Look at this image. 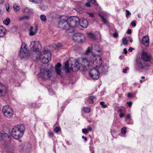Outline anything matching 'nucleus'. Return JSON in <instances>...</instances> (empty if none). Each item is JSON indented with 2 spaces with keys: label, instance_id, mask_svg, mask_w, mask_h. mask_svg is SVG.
Returning <instances> with one entry per match:
<instances>
[{
  "label": "nucleus",
  "instance_id": "nucleus-1",
  "mask_svg": "<svg viewBox=\"0 0 153 153\" xmlns=\"http://www.w3.org/2000/svg\"><path fill=\"white\" fill-rule=\"evenodd\" d=\"M91 59L89 61L85 58L82 57L81 58V61L79 64L78 62L76 60L73 59L71 64V67H69V64L70 60L66 61L64 63L65 70L66 73L70 72V70L73 71H76L78 70L79 68H82L84 71L87 70L90 68L91 66Z\"/></svg>",
  "mask_w": 153,
  "mask_h": 153
},
{
  "label": "nucleus",
  "instance_id": "nucleus-2",
  "mask_svg": "<svg viewBox=\"0 0 153 153\" xmlns=\"http://www.w3.org/2000/svg\"><path fill=\"white\" fill-rule=\"evenodd\" d=\"M25 130V128L23 124L16 125L12 129V136L14 139H18L23 136Z\"/></svg>",
  "mask_w": 153,
  "mask_h": 153
},
{
  "label": "nucleus",
  "instance_id": "nucleus-3",
  "mask_svg": "<svg viewBox=\"0 0 153 153\" xmlns=\"http://www.w3.org/2000/svg\"><path fill=\"white\" fill-rule=\"evenodd\" d=\"M51 52L48 50L43 51L42 53L39 52L36 56L35 60L37 61L40 60L41 62L44 64L48 63L51 60Z\"/></svg>",
  "mask_w": 153,
  "mask_h": 153
},
{
  "label": "nucleus",
  "instance_id": "nucleus-4",
  "mask_svg": "<svg viewBox=\"0 0 153 153\" xmlns=\"http://www.w3.org/2000/svg\"><path fill=\"white\" fill-rule=\"evenodd\" d=\"M91 66L94 68L101 66L102 64V59L100 56L97 55H92L90 57Z\"/></svg>",
  "mask_w": 153,
  "mask_h": 153
},
{
  "label": "nucleus",
  "instance_id": "nucleus-5",
  "mask_svg": "<svg viewBox=\"0 0 153 153\" xmlns=\"http://www.w3.org/2000/svg\"><path fill=\"white\" fill-rule=\"evenodd\" d=\"M67 20V18L65 16H61L60 20L58 22V27L62 30H68L69 26Z\"/></svg>",
  "mask_w": 153,
  "mask_h": 153
},
{
  "label": "nucleus",
  "instance_id": "nucleus-6",
  "mask_svg": "<svg viewBox=\"0 0 153 153\" xmlns=\"http://www.w3.org/2000/svg\"><path fill=\"white\" fill-rule=\"evenodd\" d=\"M39 76L43 80L49 79L51 76V71L46 68L42 69L40 70Z\"/></svg>",
  "mask_w": 153,
  "mask_h": 153
},
{
  "label": "nucleus",
  "instance_id": "nucleus-7",
  "mask_svg": "<svg viewBox=\"0 0 153 153\" xmlns=\"http://www.w3.org/2000/svg\"><path fill=\"white\" fill-rule=\"evenodd\" d=\"M69 29L70 27L74 28L79 26V19L76 16H71L67 18Z\"/></svg>",
  "mask_w": 153,
  "mask_h": 153
},
{
  "label": "nucleus",
  "instance_id": "nucleus-8",
  "mask_svg": "<svg viewBox=\"0 0 153 153\" xmlns=\"http://www.w3.org/2000/svg\"><path fill=\"white\" fill-rule=\"evenodd\" d=\"M2 112L4 115L7 117H11L13 113L12 108L8 105H4L3 107Z\"/></svg>",
  "mask_w": 153,
  "mask_h": 153
},
{
  "label": "nucleus",
  "instance_id": "nucleus-9",
  "mask_svg": "<svg viewBox=\"0 0 153 153\" xmlns=\"http://www.w3.org/2000/svg\"><path fill=\"white\" fill-rule=\"evenodd\" d=\"M73 39L78 43L83 42L85 39V37L82 34L79 33H74L72 36Z\"/></svg>",
  "mask_w": 153,
  "mask_h": 153
},
{
  "label": "nucleus",
  "instance_id": "nucleus-10",
  "mask_svg": "<svg viewBox=\"0 0 153 153\" xmlns=\"http://www.w3.org/2000/svg\"><path fill=\"white\" fill-rule=\"evenodd\" d=\"M30 47L31 50L33 52H39L41 45L39 41H34L31 42Z\"/></svg>",
  "mask_w": 153,
  "mask_h": 153
},
{
  "label": "nucleus",
  "instance_id": "nucleus-11",
  "mask_svg": "<svg viewBox=\"0 0 153 153\" xmlns=\"http://www.w3.org/2000/svg\"><path fill=\"white\" fill-rule=\"evenodd\" d=\"M89 73L91 77L94 79H97L99 77V72L96 68L91 69Z\"/></svg>",
  "mask_w": 153,
  "mask_h": 153
},
{
  "label": "nucleus",
  "instance_id": "nucleus-12",
  "mask_svg": "<svg viewBox=\"0 0 153 153\" xmlns=\"http://www.w3.org/2000/svg\"><path fill=\"white\" fill-rule=\"evenodd\" d=\"M137 62L139 67L142 69H145L148 65L147 62L143 59L142 58L138 59Z\"/></svg>",
  "mask_w": 153,
  "mask_h": 153
},
{
  "label": "nucleus",
  "instance_id": "nucleus-13",
  "mask_svg": "<svg viewBox=\"0 0 153 153\" xmlns=\"http://www.w3.org/2000/svg\"><path fill=\"white\" fill-rule=\"evenodd\" d=\"M10 140L7 141H8L7 143L4 144L5 149L8 153H14V148L13 147L10 145Z\"/></svg>",
  "mask_w": 153,
  "mask_h": 153
},
{
  "label": "nucleus",
  "instance_id": "nucleus-14",
  "mask_svg": "<svg viewBox=\"0 0 153 153\" xmlns=\"http://www.w3.org/2000/svg\"><path fill=\"white\" fill-rule=\"evenodd\" d=\"M30 53L29 51L27 49H24L22 50L20 49L19 56L21 58H24L30 56Z\"/></svg>",
  "mask_w": 153,
  "mask_h": 153
},
{
  "label": "nucleus",
  "instance_id": "nucleus-15",
  "mask_svg": "<svg viewBox=\"0 0 153 153\" xmlns=\"http://www.w3.org/2000/svg\"><path fill=\"white\" fill-rule=\"evenodd\" d=\"M99 14L101 17L103 23L108 26V23L106 19L108 16V14L105 12H100L99 13Z\"/></svg>",
  "mask_w": 153,
  "mask_h": 153
},
{
  "label": "nucleus",
  "instance_id": "nucleus-16",
  "mask_svg": "<svg viewBox=\"0 0 153 153\" xmlns=\"http://www.w3.org/2000/svg\"><path fill=\"white\" fill-rule=\"evenodd\" d=\"M82 27L86 28L88 25V22L85 19L82 18L79 19V25Z\"/></svg>",
  "mask_w": 153,
  "mask_h": 153
},
{
  "label": "nucleus",
  "instance_id": "nucleus-17",
  "mask_svg": "<svg viewBox=\"0 0 153 153\" xmlns=\"http://www.w3.org/2000/svg\"><path fill=\"white\" fill-rule=\"evenodd\" d=\"M108 67L106 65H103L100 66L98 70L102 74H105L108 71Z\"/></svg>",
  "mask_w": 153,
  "mask_h": 153
},
{
  "label": "nucleus",
  "instance_id": "nucleus-18",
  "mask_svg": "<svg viewBox=\"0 0 153 153\" xmlns=\"http://www.w3.org/2000/svg\"><path fill=\"white\" fill-rule=\"evenodd\" d=\"M11 138V137L7 134H2L0 133V141L1 140H4L9 141Z\"/></svg>",
  "mask_w": 153,
  "mask_h": 153
},
{
  "label": "nucleus",
  "instance_id": "nucleus-19",
  "mask_svg": "<svg viewBox=\"0 0 153 153\" xmlns=\"http://www.w3.org/2000/svg\"><path fill=\"white\" fill-rule=\"evenodd\" d=\"M6 87L0 82V95L2 96L7 92Z\"/></svg>",
  "mask_w": 153,
  "mask_h": 153
},
{
  "label": "nucleus",
  "instance_id": "nucleus-20",
  "mask_svg": "<svg viewBox=\"0 0 153 153\" xmlns=\"http://www.w3.org/2000/svg\"><path fill=\"white\" fill-rule=\"evenodd\" d=\"M141 58L147 62L150 60V57L146 52L143 51L142 54Z\"/></svg>",
  "mask_w": 153,
  "mask_h": 153
},
{
  "label": "nucleus",
  "instance_id": "nucleus-21",
  "mask_svg": "<svg viewBox=\"0 0 153 153\" xmlns=\"http://www.w3.org/2000/svg\"><path fill=\"white\" fill-rule=\"evenodd\" d=\"M33 27L32 26L30 27V28L29 34L30 36H33L35 35L38 30V27H36L34 30H33Z\"/></svg>",
  "mask_w": 153,
  "mask_h": 153
},
{
  "label": "nucleus",
  "instance_id": "nucleus-22",
  "mask_svg": "<svg viewBox=\"0 0 153 153\" xmlns=\"http://www.w3.org/2000/svg\"><path fill=\"white\" fill-rule=\"evenodd\" d=\"M142 43L146 46H148L149 43V39L148 35L144 36L142 39Z\"/></svg>",
  "mask_w": 153,
  "mask_h": 153
},
{
  "label": "nucleus",
  "instance_id": "nucleus-23",
  "mask_svg": "<svg viewBox=\"0 0 153 153\" xmlns=\"http://www.w3.org/2000/svg\"><path fill=\"white\" fill-rule=\"evenodd\" d=\"M61 66V64L59 62H58L55 66V70L57 74L60 75L61 74V70L60 67Z\"/></svg>",
  "mask_w": 153,
  "mask_h": 153
},
{
  "label": "nucleus",
  "instance_id": "nucleus-24",
  "mask_svg": "<svg viewBox=\"0 0 153 153\" xmlns=\"http://www.w3.org/2000/svg\"><path fill=\"white\" fill-rule=\"evenodd\" d=\"M6 32V28L3 26L0 25V37L4 36Z\"/></svg>",
  "mask_w": 153,
  "mask_h": 153
},
{
  "label": "nucleus",
  "instance_id": "nucleus-25",
  "mask_svg": "<svg viewBox=\"0 0 153 153\" xmlns=\"http://www.w3.org/2000/svg\"><path fill=\"white\" fill-rule=\"evenodd\" d=\"M125 120L128 124H132L133 123L131 116L130 114H128L126 116Z\"/></svg>",
  "mask_w": 153,
  "mask_h": 153
},
{
  "label": "nucleus",
  "instance_id": "nucleus-26",
  "mask_svg": "<svg viewBox=\"0 0 153 153\" xmlns=\"http://www.w3.org/2000/svg\"><path fill=\"white\" fill-rule=\"evenodd\" d=\"M78 5L80 8H77L76 9V11L80 14H82L83 12L81 9H83L84 7L83 6V3L81 2H79L78 3Z\"/></svg>",
  "mask_w": 153,
  "mask_h": 153
},
{
  "label": "nucleus",
  "instance_id": "nucleus-27",
  "mask_svg": "<svg viewBox=\"0 0 153 153\" xmlns=\"http://www.w3.org/2000/svg\"><path fill=\"white\" fill-rule=\"evenodd\" d=\"M22 10L24 13L26 14H30L32 12V10L30 9L27 7L23 8Z\"/></svg>",
  "mask_w": 153,
  "mask_h": 153
},
{
  "label": "nucleus",
  "instance_id": "nucleus-28",
  "mask_svg": "<svg viewBox=\"0 0 153 153\" xmlns=\"http://www.w3.org/2000/svg\"><path fill=\"white\" fill-rule=\"evenodd\" d=\"M96 97L94 96L89 97L87 100V102L89 103L93 104L94 102V100L96 99Z\"/></svg>",
  "mask_w": 153,
  "mask_h": 153
},
{
  "label": "nucleus",
  "instance_id": "nucleus-29",
  "mask_svg": "<svg viewBox=\"0 0 153 153\" xmlns=\"http://www.w3.org/2000/svg\"><path fill=\"white\" fill-rule=\"evenodd\" d=\"M13 7L14 10L16 12L19 11L20 9V7L16 3L13 4Z\"/></svg>",
  "mask_w": 153,
  "mask_h": 153
},
{
  "label": "nucleus",
  "instance_id": "nucleus-30",
  "mask_svg": "<svg viewBox=\"0 0 153 153\" xmlns=\"http://www.w3.org/2000/svg\"><path fill=\"white\" fill-rule=\"evenodd\" d=\"M10 22V19L9 18H7L5 19H4L3 22L5 25H9Z\"/></svg>",
  "mask_w": 153,
  "mask_h": 153
},
{
  "label": "nucleus",
  "instance_id": "nucleus-31",
  "mask_svg": "<svg viewBox=\"0 0 153 153\" xmlns=\"http://www.w3.org/2000/svg\"><path fill=\"white\" fill-rule=\"evenodd\" d=\"M29 19V17L27 16H21L19 18V20L22 21L23 20H28Z\"/></svg>",
  "mask_w": 153,
  "mask_h": 153
},
{
  "label": "nucleus",
  "instance_id": "nucleus-32",
  "mask_svg": "<svg viewBox=\"0 0 153 153\" xmlns=\"http://www.w3.org/2000/svg\"><path fill=\"white\" fill-rule=\"evenodd\" d=\"M88 36L89 38L92 39H94L96 38L95 36L91 33H88Z\"/></svg>",
  "mask_w": 153,
  "mask_h": 153
},
{
  "label": "nucleus",
  "instance_id": "nucleus-33",
  "mask_svg": "<svg viewBox=\"0 0 153 153\" xmlns=\"http://www.w3.org/2000/svg\"><path fill=\"white\" fill-rule=\"evenodd\" d=\"M40 19L43 22H45L46 20V16L43 14H42L40 16Z\"/></svg>",
  "mask_w": 153,
  "mask_h": 153
},
{
  "label": "nucleus",
  "instance_id": "nucleus-34",
  "mask_svg": "<svg viewBox=\"0 0 153 153\" xmlns=\"http://www.w3.org/2000/svg\"><path fill=\"white\" fill-rule=\"evenodd\" d=\"M91 108H90L85 107L83 108V110L85 113H89L91 111Z\"/></svg>",
  "mask_w": 153,
  "mask_h": 153
},
{
  "label": "nucleus",
  "instance_id": "nucleus-35",
  "mask_svg": "<svg viewBox=\"0 0 153 153\" xmlns=\"http://www.w3.org/2000/svg\"><path fill=\"white\" fill-rule=\"evenodd\" d=\"M128 41L126 38L123 37L122 39V43L124 45H126Z\"/></svg>",
  "mask_w": 153,
  "mask_h": 153
},
{
  "label": "nucleus",
  "instance_id": "nucleus-36",
  "mask_svg": "<svg viewBox=\"0 0 153 153\" xmlns=\"http://www.w3.org/2000/svg\"><path fill=\"white\" fill-rule=\"evenodd\" d=\"M100 104L103 108H105L107 106V105L105 104V102H101Z\"/></svg>",
  "mask_w": 153,
  "mask_h": 153
},
{
  "label": "nucleus",
  "instance_id": "nucleus-37",
  "mask_svg": "<svg viewBox=\"0 0 153 153\" xmlns=\"http://www.w3.org/2000/svg\"><path fill=\"white\" fill-rule=\"evenodd\" d=\"M24 49H27L26 48V45L25 42H23L21 45V48L20 49H22L24 50Z\"/></svg>",
  "mask_w": 153,
  "mask_h": 153
},
{
  "label": "nucleus",
  "instance_id": "nucleus-38",
  "mask_svg": "<svg viewBox=\"0 0 153 153\" xmlns=\"http://www.w3.org/2000/svg\"><path fill=\"white\" fill-rule=\"evenodd\" d=\"M60 130H61L60 128L58 126L56 127L54 129V131L56 133H57V132H59Z\"/></svg>",
  "mask_w": 153,
  "mask_h": 153
},
{
  "label": "nucleus",
  "instance_id": "nucleus-39",
  "mask_svg": "<svg viewBox=\"0 0 153 153\" xmlns=\"http://www.w3.org/2000/svg\"><path fill=\"white\" fill-rule=\"evenodd\" d=\"M82 132L85 134H87L88 133V131L86 128H83L82 129Z\"/></svg>",
  "mask_w": 153,
  "mask_h": 153
},
{
  "label": "nucleus",
  "instance_id": "nucleus-40",
  "mask_svg": "<svg viewBox=\"0 0 153 153\" xmlns=\"http://www.w3.org/2000/svg\"><path fill=\"white\" fill-rule=\"evenodd\" d=\"M30 2H33L35 3H40L42 0H29Z\"/></svg>",
  "mask_w": 153,
  "mask_h": 153
},
{
  "label": "nucleus",
  "instance_id": "nucleus-41",
  "mask_svg": "<svg viewBox=\"0 0 153 153\" xmlns=\"http://www.w3.org/2000/svg\"><path fill=\"white\" fill-rule=\"evenodd\" d=\"M126 129L125 127H124L122 128L121 130V133L123 134H126Z\"/></svg>",
  "mask_w": 153,
  "mask_h": 153
},
{
  "label": "nucleus",
  "instance_id": "nucleus-42",
  "mask_svg": "<svg viewBox=\"0 0 153 153\" xmlns=\"http://www.w3.org/2000/svg\"><path fill=\"white\" fill-rule=\"evenodd\" d=\"M49 92V94L51 96H52L55 94V92L51 89H50L48 90Z\"/></svg>",
  "mask_w": 153,
  "mask_h": 153
},
{
  "label": "nucleus",
  "instance_id": "nucleus-43",
  "mask_svg": "<svg viewBox=\"0 0 153 153\" xmlns=\"http://www.w3.org/2000/svg\"><path fill=\"white\" fill-rule=\"evenodd\" d=\"M125 108H123V109L122 108H119L118 110V111L120 113H122L124 112L125 111Z\"/></svg>",
  "mask_w": 153,
  "mask_h": 153
},
{
  "label": "nucleus",
  "instance_id": "nucleus-44",
  "mask_svg": "<svg viewBox=\"0 0 153 153\" xmlns=\"http://www.w3.org/2000/svg\"><path fill=\"white\" fill-rule=\"evenodd\" d=\"M126 17H128V16L130 15L131 14V13L129 12V11L128 10H126Z\"/></svg>",
  "mask_w": 153,
  "mask_h": 153
},
{
  "label": "nucleus",
  "instance_id": "nucleus-45",
  "mask_svg": "<svg viewBox=\"0 0 153 153\" xmlns=\"http://www.w3.org/2000/svg\"><path fill=\"white\" fill-rule=\"evenodd\" d=\"M90 47H88V49L86 51L85 53V55H87L90 53Z\"/></svg>",
  "mask_w": 153,
  "mask_h": 153
},
{
  "label": "nucleus",
  "instance_id": "nucleus-46",
  "mask_svg": "<svg viewBox=\"0 0 153 153\" xmlns=\"http://www.w3.org/2000/svg\"><path fill=\"white\" fill-rule=\"evenodd\" d=\"M5 6H6V10L7 12H10V10H9V8H10L9 5V4H7L5 5Z\"/></svg>",
  "mask_w": 153,
  "mask_h": 153
},
{
  "label": "nucleus",
  "instance_id": "nucleus-47",
  "mask_svg": "<svg viewBox=\"0 0 153 153\" xmlns=\"http://www.w3.org/2000/svg\"><path fill=\"white\" fill-rule=\"evenodd\" d=\"M129 69V68L128 67H126L125 68L123 69V72L125 73H127V71Z\"/></svg>",
  "mask_w": 153,
  "mask_h": 153
},
{
  "label": "nucleus",
  "instance_id": "nucleus-48",
  "mask_svg": "<svg viewBox=\"0 0 153 153\" xmlns=\"http://www.w3.org/2000/svg\"><path fill=\"white\" fill-rule=\"evenodd\" d=\"M126 103L129 107H131L132 104V103L131 102H127Z\"/></svg>",
  "mask_w": 153,
  "mask_h": 153
},
{
  "label": "nucleus",
  "instance_id": "nucleus-49",
  "mask_svg": "<svg viewBox=\"0 0 153 153\" xmlns=\"http://www.w3.org/2000/svg\"><path fill=\"white\" fill-rule=\"evenodd\" d=\"M48 134L49 136L50 137H51L53 136V134L52 132H48Z\"/></svg>",
  "mask_w": 153,
  "mask_h": 153
},
{
  "label": "nucleus",
  "instance_id": "nucleus-50",
  "mask_svg": "<svg viewBox=\"0 0 153 153\" xmlns=\"http://www.w3.org/2000/svg\"><path fill=\"white\" fill-rule=\"evenodd\" d=\"M99 48V46H98V45H96L95 46V50L96 51V52H98V53H100V52L101 51V50L100 49H98V50H97L96 49V48Z\"/></svg>",
  "mask_w": 153,
  "mask_h": 153
},
{
  "label": "nucleus",
  "instance_id": "nucleus-51",
  "mask_svg": "<svg viewBox=\"0 0 153 153\" xmlns=\"http://www.w3.org/2000/svg\"><path fill=\"white\" fill-rule=\"evenodd\" d=\"M85 5L87 6V7H89L91 6V4H90V1H88V2L86 3L85 4Z\"/></svg>",
  "mask_w": 153,
  "mask_h": 153
},
{
  "label": "nucleus",
  "instance_id": "nucleus-52",
  "mask_svg": "<svg viewBox=\"0 0 153 153\" xmlns=\"http://www.w3.org/2000/svg\"><path fill=\"white\" fill-rule=\"evenodd\" d=\"M125 116V114L124 112L120 114L119 116L120 118H122Z\"/></svg>",
  "mask_w": 153,
  "mask_h": 153
},
{
  "label": "nucleus",
  "instance_id": "nucleus-53",
  "mask_svg": "<svg viewBox=\"0 0 153 153\" xmlns=\"http://www.w3.org/2000/svg\"><path fill=\"white\" fill-rule=\"evenodd\" d=\"M113 36L115 38H117L118 37V34L117 33H115L113 34Z\"/></svg>",
  "mask_w": 153,
  "mask_h": 153
},
{
  "label": "nucleus",
  "instance_id": "nucleus-54",
  "mask_svg": "<svg viewBox=\"0 0 153 153\" xmlns=\"http://www.w3.org/2000/svg\"><path fill=\"white\" fill-rule=\"evenodd\" d=\"M131 31L130 29H129L126 32V33L128 34H130L131 33Z\"/></svg>",
  "mask_w": 153,
  "mask_h": 153
},
{
  "label": "nucleus",
  "instance_id": "nucleus-55",
  "mask_svg": "<svg viewBox=\"0 0 153 153\" xmlns=\"http://www.w3.org/2000/svg\"><path fill=\"white\" fill-rule=\"evenodd\" d=\"M131 25H132V26L134 27L136 26V24L135 22H131Z\"/></svg>",
  "mask_w": 153,
  "mask_h": 153
},
{
  "label": "nucleus",
  "instance_id": "nucleus-56",
  "mask_svg": "<svg viewBox=\"0 0 153 153\" xmlns=\"http://www.w3.org/2000/svg\"><path fill=\"white\" fill-rule=\"evenodd\" d=\"M87 129L88 130V131H92V128L90 126H88Z\"/></svg>",
  "mask_w": 153,
  "mask_h": 153
},
{
  "label": "nucleus",
  "instance_id": "nucleus-57",
  "mask_svg": "<svg viewBox=\"0 0 153 153\" xmlns=\"http://www.w3.org/2000/svg\"><path fill=\"white\" fill-rule=\"evenodd\" d=\"M134 50V49L132 47H130L128 50V51L129 52H131L132 51V50Z\"/></svg>",
  "mask_w": 153,
  "mask_h": 153
},
{
  "label": "nucleus",
  "instance_id": "nucleus-58",
  "mask_svg": "<svg viewBox=\"0 0 153 153\" xmlns=\"http://www.w3.org/2000/svg\"><path fill=\"white\" fill-rule=\"evenodd\" d=\"M82 138L83 139H84L85 141H87V138L85 137L84 136H82Z\"/></svg>",
  "mask_w": 153,
  "mask_h": 153
},
{
  "label": "nucleus",
  "instance_id": "nucleus-59",
  "mask_svg": "<svg viewBox=\"0 0 153 153\" xmlns=\"http://www.w3.org/2000/svg\"><path fill=\"white\" fill-rule=\"evenodd\" d=\"M123 51H124V53L125 54H126L127 53V51L126 48H124Z\"/></svg>",
  "mask_w": 153,
  "mask_h": 153
},
{
  "label": "nucleus",
  "instance_id": "nucleus-60",
  "mask_svg": "<svg viewBox=\"0 0 153 153\" xmlns=\"http://www.w3.org/2000/svg\"><path fill=\"white\" fill-rule=\"evenodd\" d=\"M128 97H129L130 98L132 96V94H131L130 93H128L127 94Z\"/></svg>",
  "mask_w": 153,
  "mask_h": 153
},
{
  "label": "nucleus",
  "instance_id": "nucleus-61",
  "mask_svg": "<svg viewBox=\"0 0 153 153\" xmlns=\"http://www.w3.org/2000/svg\"><path fill=\"white\" fill-rule=\"evenodd\" d=\"M90 2H91V3H95L96 2V0H90Z\"/></svg>",
  "mask_w": 153,
  "mask_h": 153
},
{
  "label": "nucleus",
  "instance_id": "nucleus-62",
  "mask_svg": "<svg viewBox=\"0 0 153 153\" xmlns=\"http://www.w3.org/2000/svg\"><path fill=\"white\" fill-rule=\"evenodd\" d=\"M94 16V14L93 13H89V16L93 17Z\"/></svg>",
  "mask_w": 153,
  "mask_h": 153
},
{
  "label": "nucleus",
  "instance_id": "nucleus-63",
  "mask_svg": "<svg viewBox=\"0 0 153 153\" xmlns=\"http://www.w3.org/2000/svg\"><path fill=\"white\" fill-rule=\"evenodd\" d=\"M118 105V104L117 103H114V104H113V106L116 107H117Z\"/></svg>",
  "mask_w": 153,
  "mask_h": 153
},
{
  "label": "nucleus",
  "instance_id": "nucleus-64",
  "mask_svg": "<svg viewBox=\"0 0 153 153\" xmlns=\"http://www.w3.org/2000/svg\"><path fill=\"white\" fill-rule=\"evenodd\" d=\"M4 1V0H0V4L3 3Z\"/></svg>",
  "mask_w": 153,
  "mask_h": 153
}]
</instances>
